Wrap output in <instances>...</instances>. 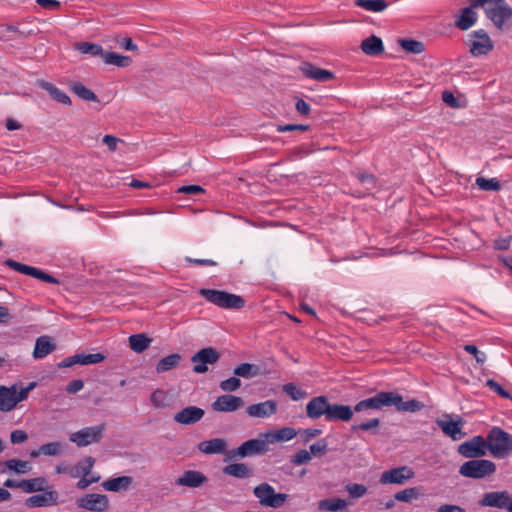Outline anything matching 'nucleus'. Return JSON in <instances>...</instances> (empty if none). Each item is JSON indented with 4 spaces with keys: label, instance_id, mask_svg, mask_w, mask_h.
I'll list each match as a JSON object with an SVG mask.
<instances>
[{
    "label": "nucleus",
    "instance_id": "f257e3e1",
    "mask_svg": "<svg viewBox=\"0 0 512 512\" xmlns=\"http://www.w3.org/2000/svg\"><path fill=\"white\" fill-rule=\"evenodd\" d=\"M496 31L509 32L512 29V7L506 0H497L484 12Z\"/></svg>",
    "mask_w": 512,
    "mask_h": 512
},
{
    "label": "nucleus",
    "instance_id": "f03ea898",
    "mask_svg": "<svg viewBox=\"0 0 512 512\" xmlns=\"http://www.w3.org/2000/svg\"><path fill=\"white\" fill-rule=\"evenodd\" d=\"M35 387L36 382H30L26 387L18 384H13L10 387L0 385V411H12L19 402L28 398L29 392Z\"/></svg>",
    "mask_w": 512,
    "mask_h": 512
},
{
    "label": "nucleus",
    "instance_id": "7ed1b4c3",
    "mask_svg": "<svg viewBox=\"0 0 512 512\" xmlns=\"http://www.w3.org/2000/svg\"><path fill=\"white\" fill-rule=\"evenodd\" d=\"M199 294L208 302L223 309H241L245 305V300L241 296L222 290L202 288Z\"/></svg>",
    "mask_w": 512,
    "mask_h": 512
},
{
    "label": "nucleus",
    "instance_id": "20e7f679",
    "mask_svg": "<svg viewBox=\"0 0 512 512\" xmlns=\"http://www.w3.org/2000/svg\"><path fill=\"white\" fill-rule=\"evenodd\" d=\"M486 448L496 458H502L512 451V435L499 427H494L488 433Z\"/></svg>",
    "mask_w": 512,
    "mask_h": 512
},
{
    "label": "nucleus",
    "instance_id": "39448f33",
    "mask_svg": "<svg viewBox=\"0 0 512 512\" xmlns=\"http://www.w3.org/2000/svg\"><path fill=\"white\" fill-rule=\"evenodd\" d=\"M465 44L470 54L474 57L487 56L494 49V41L483 28L470 32L467 35Z\"/></svg>",
    "mask_w": 512,
    "mask_h": 512
},
{
    "label": "nucleus",
    "instance_id": "423d86ee",
    "mask_svg": "<svg viewBox=\"0 0 512 512\" xmlns=\"http://www.w3.org/2000/svg\"><path fill=\"white\" fill-rule=\"evenodd\" d=\"M268 451V446L263 433L256 439H250L242 443L238 448L231 449L226 452V456L230 460L242 459L245 457L264 454Z\"/></svg>",
    "mask_w": 512,
    "mask_h": 512
},
{
    "label": "nucleus",
    "instance_id": "0eeeda50",
    "mask_svg": "<svg viewBox=\"0 0 512 512\" xmlns=\"http://www.w3.org/2000/svg\"><path fill=\"white\" fill-rule=\"evenodd\" d=\"M255 497L264 507L280 508L287 501L289 495L285 493H276L274 487L268 483H261L253 490Z\"/></svg>",
    "mask_w": 512,
    "mask_h": 512
},
{
    "label": "nucleus",
    "instance_id": "6e6552de",
    "mask_svg": "<svg viewBox=\"0 0 512 512\" xmlns=\"http://www.w3.org/2000/svg\"><path fill=\"white\" fill-rule=\"evenodd\" d=\"M496 465L486 459H472L460 467V474L473 479H482L494 474Z\"/></svg>",
    "mask_w": 512,
    "mask_h": 512
},
{
    "label": "nucleus",
    "instance_id": "1a4fd4ad",
    "mask_svg": "<svg viewBox=\"0 0 512 512\" xmlns=\"http://www.w3.org/2000/svg\"><path fill=\"white\" fill-rule=\"evenodd\" d=\"M105 427L104 424L97 426L85 427L69 436V440L78 447H85L93 443H97L102 438Z\"/></svg>",
    "mask_w": 512,
    "mask_h": 512
},
{
    "label": "nucleus",
    "instance_id": "9d476101",
    "mask_svg": "<svg viewBox=\"0 0 512 512\" xmlns=\"http://www.w3.org/2000/svg\"><path fill=\"white\" fill-rule=\"evenodd\" d=\"M396 399L393 392L382 391L375 396L359 401L354 406L355 412H362L365 410H381L384 407H391V403Z\"/></svg>",
    "mask_w": 512,
    "mask_h": 512
},
{
    "label": "nucleus",
    "instance_id": "9b49d317",
    "mask_svg": "<svg viewBox=\"0 0 512 512\" xmlns=\"http://www.w3.org/2000/svg\"><path fill=\"white\" fill-rule=\"evenodd\" d=\"M76 504L79 508L93 512L107 511L110 506L108 496L98 493L85 494L76 500Z\"/></svg>",
    "mask_w": 512,
    "mask_h": 512
},
{
    "label": "nucleus",
    "instance_id": "f8f14e48",
    "mask_svg": "<svg viewBox=\"0 0 512 512\" xmlns=\"http://www.w3.org/2000/svg\"><path fill=\"white\" fill-rule=\"evenodd\" d=\"M4 264L6 266H8L9 268L19 272V273H22V274H25V275H29L33 278H36V279H39L41 281H44L46 283H53V284H57L59 283V281L53 277L52 275L44 272L43 270L41 269H38L36 267H33V266H29V265H26V264H22L20 262H17L13 259H6Z\"/></svg>",
    "mask_w": 512,
    "mask_h": 512
},
{
    "label": "nucleus",
    "instance_id": "ddd939ff",
    "mask_svg": "<svg viewBox=\"0 0 512 512\" xmlns=\"http://www.w3.org/2000/svg\"><path fill=\"white\" fill-rule=\"evenodd\" d=\"M220 358V354L212 347H207L195 353L191 361L194 363L193 371L202 374L208 371L207 364H215Z\"/></svg>",
    "mask_w": 512,
    "mask_h": 512
},
{
    "label": "nucleus",
    "instance_id": "4468645a",
    "mask_svg": "<svg viewBox=\"0 0 512 512\" xmlns=\"http://www.w3.org/2000/svg\"><path fill=\"white\" fill-rule=\"evenodd\" d=\"M486 450V441L482 436H475L458 447L461 455L473 459L486 455Z\"/></svg>",
    "mask_w": 512,
    "mask_h": 512
},
{
    "label": "nucleus",
    "instance_id": "2eb2a0df",
    "mask_svg": "<svg viewBox=\"0 0 512 512\" xmlns=\"http://www.w3.org/2000/svg\"><path fill=\"white\" fill-rule=\"evenodd\" d=\"M244 401L241 397L232 394H224L218 396L211 404V408L215 412L230 413L241 408Z\"/></svg>",
    "mask_w": 512,
    "mask_h": 512
},
{
    "label": "nucleus",
    "instance_id": "dca6fc26",
    "mask_svg": "<svg viewBox=\"0 0 512 512\" xmlns=\"http://www.w3.org/2000/svg\"><path fill=\"white\" fill-rule=\"evenodd\" d=\"M414 476L413 470L408 466H401L387 470L380 477L381 484H403Z\"/></svg>",
    "mask_w": 512,
    "mask_h": 512
},
{
    "label": "nucleus",
    "instance_id": "f3484780",
    "mask_svg": "<svg viewBox=\"0 0 512 512\" xmlns=\"http://www.w3.org/2000/svg\"><path fill=\"white\" fill-rule=\"evenodd\" d=\"M105 359V356L101 353H93V354H75L69 357L64 358L58 366L60 368H68L73 365H90L97 364L102 362Z\"/></svg>",
    "mask_w": 512,
    "mask_h": 512
},
{
    "label": "nucleus",
    "instance_id": "a211bd4d",
    "mask_svg": "<svg viewBox=\"0 0 512 512\" xmlns=\"http://www.w3.org/2000/svg\"><path fill=\"white\" fill-rule=\"evenodd\" d=\"M204 414V410L200 407L187 406L177 412L173 416V419L176 423L181 425H193L199 422L203 418Z\"/></svg>",
    "mask_w": 512,
    "mask_h": 512
},
{
    "label": "nucleus",
    "instance_id": "6ab92c4d",
    "mask_svg": "<svg viewBox=\"0 0 512 512\" xmlns=\"http://www.w3.org/2000/svg\"><path fill=\"white\" fill-rule=\"evenodd\" d=\"M479 505L483 507H493L498 509H506L509 507V492L496 491L485 493L479 501Z\"/></svg>",
    "mask_w": 512,
    "mask_h": 512
},
{
    "label": "nucleus",
    "instance_id": "aec40b11",
    "mask_svg": "<svg viewBox=\"0 0 512 512\" xmlns=\"http://www.w3.org/2000/svg\"><path fill=\"white\" fill-rule=\"evenodd\" d=\"M330 402L326 396L313 397L306 405V414L311 419L325 416L327 419Z\"/></svg>",
    "mask_w": 512,
    "mask_h": 512
},
{
    "label": "nucleus",
    "instance_id": "412c9836",
    "mask_svg": "<svg viewBox=\"0 0 512 512\" xmlns=\"http://www.w3.org/2000/svg\"><path fill=\"white\" fill-rule=\"evenodd\" d=\"M300 70L305 75V77L315 81L327 82L334 79L333 72L327 69L319 68L309 62H303L300 66Z\"/></svg>",
    "mask_w": 512,
    "mask_h": 512
},
{
    "label": "nucleus",
    "instance_id": "4be33fe9",
    "mask_svg": "<svg viewBox=\"0 0 512 512\" xmlns=\"http://www.w3.org/2000/svg\"><path fill=\"white\" fill-rule=\"evenodd\" d=\"M208 478L204 473L197 470H187L179 478L176 479V484L189 488H198L205 484Z\"/></svg>",
    "mask_w": 512,
    "mask_h": 512
},
{
    "label": "nucleus",
    "instance_id": "5701e85b",
    "mask_svg": "<svg viewBox=\"0 0 512 512\" xmlns=\"http://www.w3.org/2000/svg\"><path fill=\"white\" fill-rule=\"evenodd\" d=\"M277 411V404L273 400H267L247 407L246 412L250 417L268 418Z\"/></svg>",
    "mask_w": 512,
    "mask_h": 512
},
{
    "label": "nucleus",
    "instance_id": "b1692460",
    "mask_svg": "<svg viewBox=\"0 0 512 512\" xmlns=\"http://www.w3.org/2000/svg\"><path fill=\"white\" fill-rule=\"evenodd\" d=\"M478 20V14L475 11V7L470 4L460 10L459 15L456 16L455 26L460 30L466 31L473 27Z\"/></svg>",
    "mask_w": 512,
    "mask_h": 512
},
{
    "label": "nucleus",
    "instance_id": "393cba45",
    "mask_svg": "<svg viewBox=\"0 0 512 512\" xmlns=\"http://www.w3.org/2000/svg\"><path fill=\"white\" fill-rule=\"evenodd\" d=\"M297 431L292 427H283L278 430L263 433L267 446L269 444L287 442L296 437Z\"/></svg>",
    "mask_w": 512,
    "mask_h": 512
},
{
    "label": "nucleus",
    "instance_id": "a878e982",
    "mask_svg": "<svg viewBox=\"0 0 512 512\" xmlns=\"http://www.w3.org/2000/svg\"><path fill=\"white\" fill-rule=\"evenodd\" d=\"M354 408L348 405L331 404L329 405L327 421H350L353 417Z\"/></svg>",
    "mask_w": 512,
    "mask_h": 512
},
{
    "label": "nucleus",
    "instance_id": "bb28decb",
    "mask_svg": "<svg viewBox=\"0 0 512 512\" xmlns=\"http://www.w3.org/2000/svg\"><path fill=\"white\" fill-rule=\"evenodd\" d=\"M36 85L45 90L49 95L57 102L63 105H71L70 97L61 89H59L54 84L45 81V80H37Z\"/></svg>",
    "mask_w": 512,
    "mask_h": 512
},
{
    "label": "nucleus",
    "instance_id": "cd10ccee",
    "mask_svg": "<svg viewBox=\"0 0 512 512\" xmlns=\"http://www.w3.org/2000/svg\"><path fill=\"white\" fill-rule=\"evenodd\" d=\"M227 442L222 438H214L202 441L198 444V450L203 454H222L226 451Z\"/></svg>",
    "mask_w": 512,
    "mask_h": 512
},
{
    "label": "nucleus",
    "instance_id": "c85d7f7f",
    "mask_svg": "<svg viewBox=\"0 0 512 512\" xmlns=\"http://www.w3.org/2000/svg\"><path fill=\"white\" fill-rule=\"evenodd\" d=\"M57 503V493L55 491H47L41 494H36L26 500L29 507H44L51 506Z\"/></svg>",
    "mask_w": 512,
    "mask_h": 512
},
{
    "label": "nucleus",
    "instance_id": "c756f323",
    "mask_svg": "<svg viewBox=\"0 0 512 512\" xmlns=\"http://www.w3.org/2000/svg\"><path fill=\"white\" fill-rule=\"evenodd\" d=\"M56 346L49 336H41L35 342L33 357L42 359L55 350Z\"/></svg>",
    "mask_w": 512,
    "mask_h": 512
},
{
    "label": "nucleus",
    "instance_id": "7c9ffc66",
    "mask_svg": "<svg viewBox=\"0 0 512 512\" xmlns=\"http://www.w3.org/2000/svg\"><path fill=\"white\" fill-rule=\"evenodd\" d=\"M361 50L366 55L377 56L384 51V45L381 38L371 35L362 41Z\"/></svg>",
    "mask_w": 512,
    "mask_h": 512
},
{
    "label": "nucleus",
    "instance_id": "2f4dec72",
    "mask_svg": "<svg viewBox=\"0 0 512 512\" xmlns=\"http://www.w3.org/2000/svg\"><path fill=\"white\" fill-rule=\"evenodd\" d=\"M223 473L237 479H247L252 476L253 471L245 463H232L223 468Z\"/></svg>",
    "mask_w": 512,
    "mask_h": 512
},
{
    "label": "nucleus",
    "instance_id": "473e14b6",
    "mask_svg": "<svg viewBox=\"0 0 512 512\" xmlns=\"http://www.w3.org/2000/svg\"><path fill=\"white\" fill-rule=\"evenodd\" d=\"M133 479L130 476H120L116 478H110L105 480L102 483V486L105 490L111 492H119L122 490H127L132 484Z\"/></svg>",
    "mask_w": 512,
    "mask_h": 512
},
{
    "label": "nucleus",
    "instance_id": "72a5a7b5",
    "mask_svg": "<svg viewBox=\"0 0 512 512\" xmlns=\"http://www.w3.org/2000/svg\"><path fill=\"white\" fill-rule=\"evenodd\" d=\"M393 396L397 399L393 400L391 406H394L398 411L403 412H417L423 408V404L415 399L403 401V398L398 393L393 392Z\"/></svg>",
    "mask_w": 512,
    "mask_h": 512
},
{
    "label": "nucleus",
    "instance_id": "f704fd0d",
    "mask_svg": "<svg viewBox=\"0 0 512 512\" xmlns=\"http://www.w3.org/2000/svg\"><path fill=\"white\" fill-rule=\"evenodd\" d=\"M465 423L461 416L450 414V438L452 440L457 441L467 435V432L463 430Z\"/></svg>",
    "mask_w": 512,
    "mask_h": 512
},
{
    "label": "nucleus",
    "instance_id": "c9c22d12",
    "mask_svg": "<svg viewBox=\"0 0 512 512\" xmlns=\"http://www.w3.org/2000/svg\"><path fill=\"white\" fill-rule=\"evenodd\" d=\"M102 59L107 65H114L121 68L128 67L132 63L131 57L110 51H104Z\"/></svg>",
    "mask_w": 512,
    "mask_h": 512
},
{
    "label": "nucleus",
    "instance_id": "e433bc0d",
    "mask_svg": "<svg viewBox=\"0 0 512 512\" xmlns=\"http://www.w3.org/2000/svg\"><path fill=\"white\" fill-rule=\"evenodd\" d=\"M71 91L78 96L80 99L89 102H98L99 99L97 95L86 86H84L81 82H73L70 85Z\"/></svg>",
    "mask_w": 512,
    "mask_h": 512
},
{
    "label": "nucleus",
    "instance_id": "4c0bfd02",
    "mask_svg": "<svg viewBox=\"0 0 512 512\" xmlns=\"http://www.w3.org/2000/svg\"><path fill=\"white\" fill-rule=\"evenodd\" d=\"M151 342L152 339L145 334H134L129 337L130 348L136 353H142L149 347Z\"/></svg>",
    "mask_w": 512,
    "mask_h": 512
},
{
    "label": "nucleus",
    "instance_id": "58836bf2",
    "mask_svg": "<svg viewBox=\"0 0 512 512\" xmlns=\"http://www.w3.org/2000/svg\"><path fill=\"white\" fill-rule=\"evenodd\" d=\"M181 361V355L178 354V353H173V354H170L164 358H162L157 366H156V371L158 373H164V372H167L175 367H177L179 365Z\"/></svg>",
    "mask_w": 512,
    "mask_h": 512
},
{
    "label": "nucleus",
    "instance_id": "ea45409f",
    "mask_svg": "<svg viewBox=\"0 0 512 512\" xmlns=\"http://www.w3.org/2000/svg\"><path fill=\"white\" fill-rule=\"evenodd\" d=\"M46 479L43 477L21 480L20 488L26 493L42 491L46 486Z\"/></svg>",
    "mask_w": 512,
    "mask_h": 512
},
{
    "label": "nucleus",
    "instance_id": "a19ab883",
    "mask_svg": "<svg viewBox=\"0 0 512 512\" xmlns=\"http://www.w3.org/2000/svg\"><path fill=\"white\" fill-rule=\"evenodd\" d=\"M347 506L344 499L332 498L321 500L318 504L320 510L337 512L343 510Z\"/></svg>",
    "mask_w": 512,
    "mask_h": 512
},
{
    "label": "nucleus",
    "instance_id": "79ce46f5",
    "mask_svg": "<svg viewBox=\"0 0 512 512\" xmlns=\"http://www.w3.org/2000/svg\"><path fill=\"white\" fill-rule=\"evenodd\" d=\"M150 401L155 408H165L170 405L171 397L168 392L157 389L152 392Z\"/></svg>",
    "mask_w": 512,
    "mask_h": 512
},
{
    "label": "nucleus",
    "instance_id": "37998d69",
    "mask_svg": "<svg viewBox=\"0 0 512 512\" xmlns=\"http://www.w3.org/2000/svg\"><path fill=\"white\" fill-rule=\"evenodd\" d=\"M234 375L237 377H242L245 379H250L259 374L258 366L250 363H242L235 367L233 371Z\"/></svg>",
    "mask_w": 512,
    "mask_h": 512
},
{
    "label": "nucleus",
    "instance_id": "c03bdc74",
    "mask_svg": "<svg viewBox=\"0 0 512 512\" xmlns=\"http://www.w3.org/2000/svg\"><path fill=\"white\" fill-rule=\"evenodd\" d=\"M355 4L372 12H382L388 7V3L385 0H356Z\"/></svg>",
    "mask_w": 512,
    "mask_h": 512
},
{
    "label": "nucleus",
    "instance_id": "a18cd8bd",
    "mask_svg": "<svg viewBox=\"0 0 512 512\" xmlns=\"http://www.w3.org/2000/svg\"><path fill=\"white\" fill-rule=\"evenodd\" d=\"M399 45L403 50L412 54H420L424 52L425 45L423 42L414 39H399Z\"/></svg>",
    "mask_w": 512,
    "mask_h": 512
},
{
    "label": "nucleus",
    "instance_id": "49530a36",
    "mask_svg": "<svg viewBox=\"0 0 512 512\" xmlns=\"http://www.w3.org/2000/svg\"><path fill=\"white\" fill-rule=\"evenodd\" d=\"M5 466L18 474H25L31 470V465L28 461L10 459L5 462Z\"/></svg>",
    "mask_w": 512,
    "mask_h": 512
},
{
    "label": "nucleus",
    "instance_id": "de8ad7c7",
    "mask_svg": "<svg viewBox=\"0 0 512 512\" xmlns=\"http://www.w3.org/2000/svg\"><path fill=\"white\" fill-rule=\"evenodd\" d=\"M77 50L83 54H91L93 56H101L104 50L101 45L89 42H80L77 44Z\"/></svg>",
    "mask_w": 512,
    "mask_h": 512
},
{
    "label": "nucleus",
    "instance_id": "09e8293b",
    "mask_svg": "<svg viewBox=\"0 0 512 512\" xmlns=\"http://www.w3.org/2000/svg\"><path fill=\"white\" fill-rule=\"evenodd\" d=\"M283 391L294 401H299L307 397V392L299 388L294 383H288L283 386Z\"/></svg>",
    "mask_w": 512,
    "mask_h": 512
},
{
    "label": "nucleus",
    "instance_id": "8fccbe9b",
    "mask_svg": "<svg viewBox=\"0 0 512 512\" xmlns=\"http://www.w3.org/2000/svg\"><path fill=\"white\" fill-rule=\"evenodd\" d=\"M241 386V381L238 377H230L228 379L222 380L219 384V387L222 391L226 392V394H230L238 390Z\"/></svg>",
    "mask_w": 512,
    "mask_h": 512
},
{
    "label": "nucleus",
    "instance_id": "3c124183",
    "mask_svg": "<svg viewBox=\"0 0 512 512\" xmlns=\"http://www.w3.org/2000/svg\"><path fill=\"white\" fill-rule=\"evenodd\" d=\"M63 446L60 442H50L40 446V452L45 456H57L62 453Z\"/></svg>",
    "mask_w": 512,
    "mask_h": 512
},
{
    "label": "nucleus",
    "instance_id": "603ef678",
    "mask_svg": "<svg viewBox=\"0 0 512 512\" xmlns=\"http://www.w3.org/2000/svg\"><path fill=\"white\" fill-rule=\"evenodd\" d=\"M477 186L484 191H498L501 186L500 183L495 179H486L484 177H478L476 179Z\"/></svg>",
    "mask_w": 512,
    "mask_h": 512
},
{
    "label": "nucleus",
    "instance_id": "864d4df0",
    "mask_svg": "<svg viewBox=\"0 0 512 512\" xmlns=\"http://www.w3.org/2000/svg\"><path fill=\"white\" fill-rule=\"evenodd\" d=\"M311 454L305 449L298 450L294 455L291 456V463L294 465H304L310 462Z\"/></svg>",
    "mask_w": 512,
    "mask_h": 512
},
{
    "label": "nucleus",
    "instance_id": "5fc2aeb1",
    "mask_svg": "<svg viewBox=\"0 0 512 512\" xmlns=\"http://www.w3.org/2000/svg\"><path fill=\"white\" fill-rule=\"evenodd\" d=\"M347 492L349 493L351 498L358 499L363 497L367 492V487L363 484H349L346 487Z\"/></svg>",
    "mask_w": 512,
    "mask_h": 512
},
{
    "label": "nucleus",
    "instance_id": "6e6d98bb",
    "mask_svg": "<svg viewBox=\"0 0 512 512\" xmlns=\"http://www.w3.org/2000/svg\"><path fill=\"white\" fill-rule=\"evenodd\" d=\"M328 451V443L325 439H321L310 445V454L314 456H322Z\"/></svg>",
    "mask_w": 512,
    "mask_h": 512
},
{
    "label": "nucleus",
    "instance_id": "4d7b16f0",
    "mask_svg": "<svg viewBox=\"0 0 512 512\" xmlns=\"http://www.w3.org/2000/svg\"><path fill=\"white\" fill-rule=\"evenodd\" d=\"M380 420L379 418L370 419L367 422L360 423L358 425H353L352 430L360 429L362 431H374L379 427Z\"/></svg>",
    "mask_w": 512,
    "mask_h": 512
},
{
    "label": "nucleus",
    "instance_id": "13d9d810",
    "mask_svg": "<svg viewBox=\"0 0 512 512\" xmlns=\"http://www.w3.org/2000/svg\"><path fill=\"white\" fill-rule=\"evenodd\" d=\"M416 496H417L416 489L408 488V489L402 490L400 492H397L394 497L397 501L409 502Z\"/></svg>",
    "mask_w": 512,
    "mask_h": 512
},
{
    "label": "nucleus",
    "instance_id": "bf43d9fd",
    "mask_svg": "<svg viewBox=\"0 0 512 512\" xmlns=\"http://www.w3.org/2000/svg\"><path fill=\"white\" fill-rule=\"evenodd\" d=\"M94 463L95 460L92 457H86L77 464L81 470L82 476H87L91 472Z\"/></svg>",
    "mask_w": 512,
    "mask_h": 512
},
{
    "label": "nucleus",
    "instance_id": "052dcab7",
    "mask_svg": "<svg viewBox=\"0 0 512 512\" xmlns=\"http://www.w3.org/2000/svg\"><path fill=\"white\" fill-rule=\"evenodd\" d=\"M486 385L503 398H510V394L496 381L489 379L487 380Z\"/></svg>",
    "mask_w": 512,
    "mask_h": 512
},
{
    "label": "nucleus",
    "instance_id": "680f3d73",
    "mask_svg": "<svg viewBox=\"0 0 512 512\" xmlns=\"http://www.w3.org/2000/svg\"><path fill=\"white\" fill-rule=\"evenodd\" d=\"M467 106V99L463 95L450 93V108H465Z\"/></svg>",
    "mask_w": 512,
    "mask_h": 512
},
{
    "label": "nucleus",
    "instance_id": "e2e57ef3",
    "mask_svg": "<svg viewBox=\"0 0 512 512\" xmlns=\"http://www.w3.org/2000/svg\"><path fill=\"white\" fill-rule=\"evenodd\" d=\"M309 129V125H303V124H286V125H279L277 127L278 132H289L294 130H300V131H307Z\"/></svg>",
    "mask_w": 512,
    "mask_h": 512
},
{
    "label": "nucleus",
    "instance_id": "0e129e2a",
    "mask_svg": "<svg viewBox=\"0 0 512 512\" xmlns=\"http://www.w3.org/2000/svg\"><path fill=\"white\" fill-rule=\"evenodd\" d=\"M28 439V435L25 431L23 430H14L11 432L10 434V441L13 443V444H20V443H23L24 441H26Z\"/></svg>",
    "mask_w": 512,
    "mask_h": 512
},
{
    "label": "nucleus",
    "instance_id": "69168bd1",
    "mask_svg": "<svg viewBox=\"0 0 512 512\" xmlns=\"http://www.w3.org/2000/svg\"><path fill=\"white\" fill-rule=\"evenodd\" d=\"M119 142H122V140L113 135H105L103 137V143L105 145H107V147L109 148V150L111 152H114L117 150V145Z\"/></svg>",
    "mask_w": 512,
    "mask_h": 512
},
{
    "label": "nucleus",
    "instance_id": "338daca9",
    "mask_svg": "<svg viewBox=\"0 0 512 512\" xmlns=\"http://www.w3.org/2000/svg\"><path fill=\"white\" fill-rule=\"evenodd\" d=\"M177 192L183 194H200L204 192V189L199 185H186L178 188Z\"/></svg>",
    "mask_w": 512,
    "mask_h": 512
},
{
    "label": "nucleus",
    "instance_id": "774afa93",
    "mask_svg": "<svg viewBox=\"0 0 512 512\" xmlns=\"http://www.w3.org/2000/svg\"><path fill=\"white\" fill-rule=\"evenodd\" d=\"M322 430L316 428H308L301 431V437L305 442L310 441L312 438L319 436Z\"/></svg>",
    "mask_w": 512,
    "mask_h": 512
}]
</instances>
